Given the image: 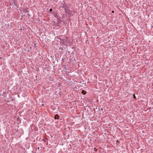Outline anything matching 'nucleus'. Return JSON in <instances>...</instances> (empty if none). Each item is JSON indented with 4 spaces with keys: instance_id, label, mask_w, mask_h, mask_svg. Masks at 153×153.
I'll list each match as a JSON object with an SVG mask.
<instances>
[{
    "instance_id": "f257e3e1",
    "label": "nucleus",
    "mask_w": 153,
    "mask_h": 153,
    "mask_svg": "<svg viewBox=\"0 0 153 153\" xmlns=\"http://www.w3.org/2000/svg\"><path fill=\"white\" fill-rule=\"evenodd\" d=\"M66 13L65 14V15L67 16H68V17L70 18L71 16V13L70 10H69L66 11L65 12Z\"/></svg>"
},
{
    "instance_id": "f03ea898",
    "label": "nucleus",
    "mask_w": 153,
    "mask_h": 153,
    "mask_svg": "<svg viewBox=\"0 0 153 153\" xmlns=\"http://www.w3.org/2000/svg\"><path fill=\"white\" fill-rule=\"evenodd\" d=\"M62 7L64 9L65 12L69 10V7L66 4H64L62 6Z\"/></svg>"
},
{
    "instance_id": "7ed1b4c3",
    "label": "nucleus",
    "mask_w": 153,
    "mask_h": 153,
    "mask_svg": "<svg viewBox=\"0 0 153 153\" xmlns=\"http://www.w3.org/2000/svg\"><path fill=\"white\" fill-rule=\"evenodd\" d=\"M51 13L53 14L55 17L56 18L58 17L57 13L56 12H53Z\"/></svg>"
},
{
    "instance_id": "20e7f679",
    "label": "nucleus",
    "mask_w": 153,
    "mask_h": 153,
    "mask_svg": "<svg viewBox=\"0 0 153 153\" xmlns=\"http://www.w3.org/2000/svg\"><path fill=\"white\" fill-rule=\"evenodd\" d=\"M59 116L57 114H56L54 116V119H59Z\"/></svg>"
},
{
    "instance_id": "39448f33",
    "label": "nucleus",
    "mask_w": 153,
    "mask_h": 153,
    "mask_svg": "<svg viewBox=\"0 0 153 153\" xmlns=\"http://www.w3.org/2000/svg\"><path fill=\"white\" fill-rule=\"evenodd\" d=\"M81 93L83 95H85L86 94V91L84 90H82Z\"/></svg>"
},
{
    "instance_id": "423d86ee",
    "label": "nucleus",
    "mask_w": 153,
    "mask_h": 153,
    "mask_svg": "<svg viewBox=\"0 0 153 153\" xmlns=\"http://www.w3.org/2000/svg\"><path fill=\"white\" fill-rule=\"evenodd\" d=\"M61 43L62 44H65V41L64 39H62L61 41Z\"/></svg>"
},
{
    "instance_id": "0eeeda50",
    "label": "nucleus",
    "mask_w": 153,
    "mask_h": 153,
    "mask_svg": "<svg viewBox=\"0 0 153 153\" xmlns=\"http://www.w3.org/2000/svg\"><path fill=\"white\" fill-rule=\"evenodd\" d=\"M133 98L134 99H136V96H135V94H133Z\"/></svg>"
},
{
    "instance_id": "6e6552de",
    "label": "nucleus",
    "mask_w": 153,
    "mask_h": 153,
    "mask_svg": "<svg viewBox=\"0 0 153 153\" xmlns=\"http://www.w3.org/2000/svg\"><path fill=\"white\" fill-rule=\"evenodd\" d=\"M94 151L96 152H97V149L96 148H94Z\"/></svg>"
},
{
    "instance_id": "1a4fd4ad",
    "label": "nucleus",
    "mask_w": 153,
    "mask_h": 153,
    "mask_svg": "<svg viewBox=\"0 0 153 153\" xmlns=\"http://www.w3.org/2000/svg\"><path fill=\"white\" fill-rule=\"evenodd\" d=\"M58 22L59 23V22H60V21H61V22H62V21H61V19H58Z\"/></svg>"
},
{
    "instance_id": "9d476101",
    "label": "nucleus",
    "mask_w": 153,
    "mask_h": 153,
    "mask_svg": "<svg viewBox=\"0 0 153 153\" xmlns=\"http://www.w3.org/2000/svg\"><path fill=\"white\" fill-rule=\"evenodd\" d=\"M25 12L26 13H28L29 12V11L27 10H25Z\"/></svg>"
},
{
    "instance_id": "9b49d317",
    "label": "nucleus",
    "mask_w": 153,
    "mask_h": 153,
    "mask_svg": "<svg viewBox=\"0 0 153 153\" xmlns=\"http://www.w3.org/2000/svg\"><path fill=\"white\" fill-rule=\"evenodd\" d=\"M49 11H50V12H52V11H53V10H52V8H51L49 10Z\"/></svg>"
},
{
    "instance_id": "f8f14e48",
    "label": "nucleus",
    "mask_w": 153,
    "mask_h": 153,
    "mask_svg": "<svg viewBox=\"0 0 153 153\" xmlns=\"http://www.w3.org/2000/svg\"><path fill=\"white\" fill-rule=\"evenodd\" d=\"M34 45L35 46V47L36 48V44L34 43Z\"/></svg>"
},
{
    "instance_id": "ddd939ff",
    "label": "nucleus",
    "mask_w": 153,
    "mask_h": 153,
    "mask_svg": "<svg viewBox=\"0 0 153 153\" xmlns=\"http://www.w3.org/2000/svg\"><path fill=\"white\" fill-rule=\"evenodd\" d=\"M14 5H17V3H15L14 2Z\"/></svg>"
},
{
    "instance_id": "4468645a",
    "label": "nucleus",
    "mask_w": 153,
    "mask_h": 153,
    "mask_svg": "<svg viewBox=\"0 0 153 153\" xmlns=\"http://www.w3.org/2000/svg\"><path fill=\"white\" fill-rule=\"evenodd\" d=\"M59 23L58 22V23H57L56 25H57V26L59 25Z\"/></svg>"
},
{
    "instance_id": "2eb2a0df",
    "label": "nucleus",
    "mask_w": 153,
    "mask_h": 153,
    "mask_svg": "<svg viewBox=\"0 0 153 153\" xmlns=\"http://www.w3.org/2000/svg\"><path fill=\"white\" fill-rule=\"evenodd\" d=\"M148 108L149 109V110H150L151 109V107H150L149 108Z\"/></svg>"
},
{
    "instance_id": "dca6fc26",
    "label": "nucleus",
    "mask_w": 153,
    "mask_h": 153,
    "mask_svg": "<svg viewBox=\"0 0 153 153\" xmlns=\"http://www.w3.org/2000/svg\"><path fill=\"white\" fill-rule=\"evenodd\" d=\"M68 20H70V18L68 17Z\"/></svg>"
},
{
    "instance_id": "f3484780",
    "label": "nucleus",
    "mask_w": 153,
    "mask_h": 153,
    "mask_svg": "<svg viewBox=\"0 0 153 153\" xmlns=\"http://www.w3.org/2000/svg\"><path fill=\"white\" fill-rule=\"evenodd\" d=\"M39 148H39V147H38V148H37V149H38V150H39Z\"/></svg>"
},
{
    "instance_id": "a211bd4d",
    "label": "nucleus",
    "mask_w": 153,
    "mask_h": 153,
    "mask_svg": "<svg viewBox=\"0 0 153 153\" xmlns=\"http://www.w3.org/2000/svg\"><path fill=\"white\" fill-rule=\"evenodd\" d=\"M114 11H113V10H112V13H114Z\"/></svg>"
},
{
    "instance_id": "6ab92c4d",
    "label": "nucleus",
    "mask_w": 153,
    "mask_h": 153,
    "mask_svg": "<svg viewBox=\"0 0 153 153\" xmlns=\"http://www.w3.org/2000/svg\"><path fill=\"white\" fill-rule=\"evenodd\" d=\"M101 110H102H102H103V108H101Z\"/></svg>"
},
{
    "instance_id": "aec40b11",
    "label": "nucleus",
    "mask_w": 153,
    "mask_h": 153,
    "mask_svg": "<svg viewBox=\"0 0 153 153\" xmlns=\"http://www.w3.org/2000/svg\"><path fill=\"white\" fill-rule=\"evenodd\" d=\"M62 18H64V17L63 16H62Z\"/></svg>"
},
{
    "instance_id": "412c9836",
    "label": "nucleus",
    "mask_w": 153,
    "mask_h": 153,
    "mask_svg": "<svg viewBox=\"0 0 153 153\" xmlns=\"http://www.w3.org/2000/svg\"><path fill=\"white\" fill-rule=\"evenodd\" d=\"M99 153H100V152Z\"/></svg>"
}]
</instances>
